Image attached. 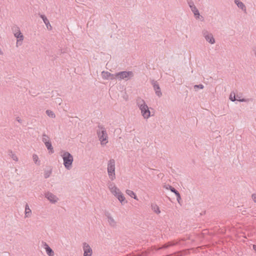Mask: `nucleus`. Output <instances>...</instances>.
Instances as JSON below:
<instances>
[{"label": "nucleus", "instance_id": "obj_4", "mask_svg": "<svg viewBox=\"0 0 256 256\" xmlns=\"http://www.w3.org/2000/svg\"><path fill=\"white\" fill-rule=\"evenodd\" d=\"M116 76L120 80H128L134 76V73L131 71H122L116 73Z\"/></svg>", "mask_w": 256, "mask_h": 256}, {"label": "nucleus", "instance_id": "obj_41", "mask_svg": "<svg viewBox=\"0 0 256 256\" xmlns=\"http://www.w3.org/2000/svg\"><path fill=\"white\" fill-rule=\"evenodd\" d=\"M236 98L240 99V97L238 95L236 96Z\"/></svg>", "mask_w": 256, "mask_h": 256}, {"label": "nucleus", "instance_id": "obj_40", "mask_svg": "<svg viewBox=\"0 0 256 256\" xmlns=\"http://www.w3.org/2000/svg\"><path fill=\"white\" fill-rule=\"evenodd\" d=\"M240 208L238 210H239L240 212H242V209L240 208V207H238Z\"/></svg>", "mask_w": 256, "mask_h": 256}, {"label": "nucleus", "instance_id": "obj_1", "mask_svg": "<svg viewBox=\"0 0 256 256\" xmlns=\"http://www.w3.org/2000/svg\"><path fill=\"white\" fill-rule=\"evenodd\" d=\"M98 128L100 130L97 131V134L99 140L100 141L102 144H106L108 142V136L106 128L100 124L98 126Z\"/></svg>", "mask_w": 256, "mask_h": 256}, {"label": "nucleus", "instance_id": "obj_25", "mask_svg": "<svg viewBox=\"0 0 256 256\" xmlns=\"http://www.w3.org/2000/svg\"><path fill=\"white\" fill-rule=\"evenodd\" d=\"M126 193L127 194L130 196V197L133 198L135 200H138V198L136 194L133 191H132L131 190H126Z\"/></svg>", "mask_w": 256, "mask_h": 256}, {"label": "nucleus", "instance_id": "obj_35", "mask_svg": "<svg viewBox=\"0 0 256 256\" xmlns=\"http://www.w3.org/2000/svg\"><path fill=\"white\" fill-rule=\"evenodd\" d=\"M115 78H117V77L116 76V73L114 74H112V76H110L109 79L112 80Z\"/></svg>", "mask_w": 256, "mask_h": 256}, {"label": "nucleus", "instance_id": "obj_37", "mask_svg": "<svg viewBox=\"0 0 256 256\" xmlns=\"http://www.w3.org/2000/svg\"><path fill=\"white\" fill-rule=\"evenodd\" d=\"M16 120L20 124L22 122V120L19 117H17Z\"/></svg>", "mask_w": 256, "mask_h": 256}, {"label": "nucleus", "instance_id": "obj_36", "mask_svg": "<svg viewBox=\"0 0 256 256\" xmlns=\"http://www.w3.org/2000/svg\"><path fill=\"white\" fill-rule=\"evenodd\" d=\"M252 199L255 202H256V194H252Z\"/></svg>", "mask_w": 256, "mask_h": 256}, {"label": "nucleus", "instance_id": "obj_24", "mask_svg": "<svg viewBox=\"0 0 256 256\" xmlns=\"http://www.w3.org/2000/svg\"><path fill=\"white\" fill-rule=\"evenodd\" d=\"M152 209V210L157 214H158L160 212L159 207L157 206V204H151Z\"/></svg>", "mask_w": 256, "mask_h": 256}, {"label": "nucleus", "instance_id": "obj_6", "mask_svg": "<svg viewBox=\"0 0 256 256\" xmlns=\"http://www.w3.org/2000/svg\"><path fill=\"white\" fill-rule=\"evenodd\" d=\"M104 216L107 218L109 225L112 228H116L117 226L116 222L113 218L110 213L108 211H106L104 212Z\"/></svg>", "mask_w": 256, "mask_h": 256}, {"label": "nucleus", "instance_id": "obj_32", "mask_svg": "<svg viewBox=\"0 0 256 256\" xmlns=\"http://www.w3.org/2000/svg\"><path fill=\"white\" fill-rule=\"evenodd\" d=\"M188 3L190 8H192L193 6H196L194 4V2L192 0H188Z\"/></svg>", "mask_w": 256, "mask_h": 256}, {"label": "nucleus", "instance_id": "obj_2", "mask_svg": "<svg viewBox=\"0 0 256 256\" xmlns=\"http://www.w3.org/2000/svg\"><path fill=\"white\" fill-rule=\"evenodd\" d=\"M64 160V165L67 170H70L74 160L72 156L68 152H64L62 156Z\"/></svg>", "mask_w": 256, "mask_h": 256}, {"label": "nucleus", "instance_id": "obj_15", "mask_svg": "<svg viewBox=\"0 0 256 256\" xmlns=\"http://www.w3.org/2000/svg\"><path fill=\"white\" fill-rule=\"evenodd\" d=\"M230 100L232 102H234L236 100H238L241 102H246V100L245 98L238 99L236 98L235 94L233 92H232L230 96Z\"/></svg>", "mask_w": 256, "mask_h": 256}, {"label": "nucleus", "instance_id": "obj_18", "mask_svg": "<svg viewBox=\"0 0 256 256\" xmlns=\"http://www.w3.org/2000/svg\"><path fill=\"white\" fill-rule=\"evenodd\" d=\"M25 218H29L32 215V210L30 208L28 205L26 204L25 207Z\"/></svg>", "mask_w": 256, "mask_h": 256}, {"label": "nucleus", "instance_id": "obj_34", "mask_svg": "<svg viewBox=\"0 0 256 256\" xmlns=\"http://www.w3.org/2000/svg\"><path fill=\"white\" fill-rule=\"evenodd\" d=\"M33 160L36 164H37V162L38 161V156L36 154H34L32 156Z\"/></svg>", "mask_w": 256, "mask_h": 256}, {"label": "nucleus", "instance_id": "obj_22", "mask_svg": "<svg viewBox=\"0 0 256 256\" xmlns=\"http://www.w3.org/2000/svg\"><path fill=\"white\" fill-rule=\"evenodd\" d=\"M176 243H174L172 242H168V243L164 244L162 247L159 248L158 250H160L163 248H166L170 246H174Z\"/></svg>", "mask_w": 256, "mask_h": 256}, {"label": "nucleus", "instance_id": "obj_16", "mask_svg": "<svg viewBox=\"0 0 256 256\" xmlns=\"http://www.w3.org/2000/svg\"><path fill=\"white\" fill-rule=\"evenodd\" d=\"M44 246L47 254L48 256H54V252L46 242H44Z\"/></svg>", "mask_w": 256, "mask_h": 256}, {"label": "nucleus", "instance_id": "obj_11", "mask_svg": "<svg viewBox=\"0 0 256 256\" xmlns=\"http://www.w3.org/2000/svg\"><path fill=\"white\" fill-rule=\"evenodd\" d=\"M45 197L53 204L57 202L58 200V198L56 197V196L50 192H46L45 194Z\"/></svg>", "mask_w": 256, "mask_h": 256}, {"label": "nucleus", "instance_id": "obj_33", "mask_svg": "<svg viewBox=\"0 0 256 256\" xmlns=\"http://www.w3.org/2000/svg\"><path fill=\"white\" fill-rule=\"evenodd\" d=\"M55 102L60 105L62 102V99L60 98H57L55 99Z\"/></svg>", "mask_w": 256, "mask_h": 256}, {"label": "nucleus", "instance_id": "obj_39", "mask_svg": "<svg viewBox=\"0 0 256 256\" xmlns=\"http://www.w3.org/2000/svg\"><path fill=\"white\" fill-rule=\"evenodd\" d=\"M252 247L253 249L256 252V245L254 244Z\"/></svg>", "mask_w": 256, "mask_h": 256}, {"label": "nucleus", "instance_id": "obj_21", "mask_svg": "<svg viewBox=\"0 0 256 256\" xmlns=\"http://www.w3.org/2000/svg\"><path fill=\"white\" fill-rule=\"evenodd\" d=\"M196 18H200V14L196 6H193L190 8Z\"/></svg>", "mask_w": 256, "mask_h": 256}, {"label": "nucleus", "instance_id": "obj_8", "mask_svg": "<svg viewBox=\"0 0 256 256\" xmlns=\"http://www.w3.org/2000/svg\"><path fill=\"white\" fill-rule=\"evenodd\" d=\"M151 84L153 86L154 90L156 96H158V97H160L162 96V93L161 92L160 88L158 82L152 80H151Z\"/></svg>", "mask_w": 256, "mask_h": 256}, {"label": "nucleus", "instance_id": "obj_5", "mask_svg": "<svg viewBox=\"0 0 256 256\" xmlns=\"http://www.w3.org/2000/svg\"><path fill=\"white\" fill-rule=\"evenodd\" d=\"M202 36L204 37L206 40L210 44L215 43V40L212 34L210 33L207 30H204L202 31Z\"/></svg>", "mask_w": 256, "mask_h": 256}, {"label": "nucleus", "instance_id": "obj_13", "mask_svg": "<svg viewBox=\"0 0 256 256\" xmlns=\"http://www.w3.org/2000/svg\"><path fill=\"white\" fill-rule=\"evenodd\" d=\"M16 28L17 30V32H14V36L17 38H19V40H18V41H17V44H18V42L20 40L22 41L24 40V36L21 33L19 28L16 27Z\"/></svg>", "mask_w": 256, "mask_h": 256}, {"label": "nucleus", "instance_id": "obj_38", "mask_svg": "<svg viewBox=\"0 0 256 256\" xmlns=\"http://www.w3.org/2000/svg\"><path fill=\"white\" fill-rule=\"evenodd\" d=\"M242 214H244V215H245L246 214V210H242Z\"/></svg>", "mask_w": 256, "mask_h": 256}, {"label": "nucleus", "instance_id": "obj_10", "mask_svg": "<svg viewBox=\"0 0 256 256\" xmlns=\"http://www.w3.org/2000/svg\"><path fill=\"white\" fill-rule=\"evenodd\" d=\"M165 187L167 190H170L172 192L174 193V194H176V199H177L178 202L179 204H180V200H181V197H180V194L179 193V192L176 189H175L174 187H172V186H171L170 185L165 186Z\"/></svg>", "mask_w": 256, "mask_h": 256}, {"label": "nucleus", "instance_id": "obj_31", "mask_svg": "<svg viewBox=\"0 0 256 256\" xmlns=\"http://www.w3.org/2000/svg\"><path fill=\"white\" fill-rule=\"evenodd\" d=\"M204 88V86L202 84H200L198 85L194 86V88L195 90H196V91L197 90L198 88L203 89Z\"/></svg>", "mask_w": 256, "mask_h": 256}, {"label": "nucleus", "instance_id": "obj_20", "mask_svg": "<svg viewBox=\"0 0 256 256\" xmlns=\"http://www.w3.org/2000/svg\"><path fill=\"white\" fill-rule=\"evenodd\" d=\"M110 76H112V74L108 72L102 71V76L104 80H108Z\"/></svg>", "mask_w": 256, "mask_h": 256}, {"label": "nucleus", "instance_id": "obj_12", "mask_svg": "<svg viewBox=\"0 0 256 256\" xmlns=\"http://www.w3.org/2000/svg\"><path fill=\"white\" fill-rule=\"evenodd\" d=\"M40 18H42L43 20L44 24H46V28L48 30H52V26H51L47 18L45 16L44 14H40Z\"/></svg>", "mask_w": 256, "mask_h": 256}, {"label": "nucleus", "instance_id": "obj_28", "mask_svg": "<svg viewBox=\"0 0 256 256\" xmlns=\"http://www.w3.org/2000/svg\"><path fill=\"white\" fill-rule=\"evenodd\" d=\"M46 114L50 118H54L56 117V115H55L54 113L50 110H46Z\"/></svg>", "mask_w": 256, "mask_h": 256}, {"label": "nucleus", "instance_id": "obj_26", "mask_svg": "<svg viewBox=\"0 0 256 256\" xmlns=\"http://www.w3.org/2000/svg\"><path fill=\"white\" fill-rule=\"evenodd\" d=\"M116 197L118 198V200L122 204V202H124L125 198L123 194L120 192L116 196Z\"/></svg>", "mask_w": 256, "mask_h": 256}, {"label": "nucleus", "instance_id": "obj_29", "mask_svg": "<svg viewBox=\"0 0 256 256\" xmlns=\"http://www.w3.org/2000/svg\"><path fill=\"white\" fill-rule=\"evenodd\" d=\"M42 141L44 144H46V142H48L50 141L49 137L46 134H42Z\"/></svg>", "mask_w": 256, "mask_h": 256}, {"label": "nucleus", "instance_id": "obj_19", "mask_svg": "<svg viewBox=\"0 0 256 256\" xmlns=\"http://www.w3.org/2000/svg\"><path fill=\"white\" fill-rule=\"evenodd\" d=\"M44 144L46 146L48 150L50 153L52 154L54 152V150L50 141H49L48 142H46V143Z\"/></svg>", "mask_w": 256, "mask_h": 256}, {"label": "nucleus", "instance_id": "obj_14", "mask_svg": "<svg viewBox=\"0 0 256 256\" xmlns=\"http://www.w3.org/2000/svg\"><path fill=\"white\" fill-rule=\"evenodd\" d=\"M109 188L111 192L116 196L120 192V190L118 188H117L115 186H113L112 184H110L109 186Z\"/></svg>", "mask_w": 256, "mask_h": 256}, {"label": "nucleus", "instance_id": "obj_9", "mask_svg": "<svg viewBox=\"0 0 256 256\" xmlns=\"http://www.w3.org/2000/svg\"><path fill=\"white\" fill-rule=\"evenodd\" d=\"M84 256H92V250L88 244L86 242L83 244Z\"/></svg>", "mask_w": 256, "mask_h": 256}, {"label": "nucleus", "instance_id": "obj_23", "mask_svg": "<svg viewBox=\"0 0 256 256\" xmlns=\"http://www.w3.org/2000/svg\"><path fill=\"white\" fill-rule=\"evenodd\" d=\"M136 104L138 106V108H140L143 106L146 105V104L144 100L140 98H138V99L136 100Z\"/></svg>", "mask_w": 256, "mask_h": 256}, {"label": "nucleus", "instance_id": "obj_17", "mask_svg": "<svg viewBox=\"0 0 256 256\" xmlns=\"http://www.w3.org/2000/svg\"><path fill=\"white\" fill-rule=\"evenodd\" d=\"M234 2L239 8L242 9L244 12H246V7L243 2H240V0H234Z\"/></svg>", "mask_w": 256, "mask_h": 256}, {"label": "nucleus", "instance_id": "obj_27", "mask_svg": "<svg viewBox=\"0 0 256 256\" xmlns=\"http://www.w3.org/2000/svg\"><path fill=\"white\" fill-rule=\"evenodd\" d=\"M8 156H10L12 158L13 160L16 161V162L18 160V157L16 156L15 154H13V152L12 150H9Z\"/></svg>", "mask_w": 256, "mask_h": 256}, {"label": "nucleus", "instance_id": "obj_7", "mask_svg": "<svg viewBox=\"0 0 256 256\" xmlns=\"http://www.w3.org/2000/svg\"><path fill=\"white\" fill-rule=\"evenodd\" d=\"M140 110L144 118L148 119L150 117V112L146 104L140 108Z\"/></svg>", "mask_w": 256, "mask_h": 256}, {"label": "nucleus", "instance_id": "obj_30", "mask_svg": "<svg viewBox=\"0 0 256 256\" xmlns=\"http://www.w3.org/2000/svg\"><path fill=\"white\" fill-rule=\"evenodd\" d=\"M52 174L51 170H46L44 172V176L46 178H49Z\"/></svg>", "mask_w": 256, "mask_h": 256}, {"label": "nucleus", "instance_id": "obj_3", "mask_svg": "<svg viewBox=\"0 0 256 256\" xmlns=\"http://www.w3.org/2000/svg\"><path fill=\"white\" fill-rule=\"evenodd\" d=\"M108 173L110 178L113 180L116 178L115 174V160L110 159L108 163Z\"/></svg>", "mask_w": 256, "mask_h": 256}]
</instances>
